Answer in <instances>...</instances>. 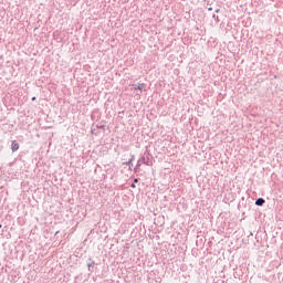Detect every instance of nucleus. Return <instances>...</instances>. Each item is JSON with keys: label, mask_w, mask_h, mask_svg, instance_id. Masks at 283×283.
<instances>
[{"label": "nucleus", "mask_w": 283, "mask_h": 283, "mask_svg": "<svg viewBox=\"0 0 283 283\" xmlns=\"http://www.w3.org/2000/svg\"><path fill=\"white\" fill-rule=\"evenodd\" d=\"M0 229H1V224H0Z\"/></svg>", "instance_id": "obj_7"}, {"label": "nucleus", "mask_w": 283, "mask_h": 283, "mask_svg": "<svg viewBox=\"0 0 283 283\" xmlns=\"http://www.w3.org/2000/svg\"><path fill=\"white\" fill-rule=\"evenodd\" d=\"M255 205H256L258 207H262V205H264V199L259 198V199L255 201Z\"/></svg>", "instance_id": "obj_2"}, {"label": "nucleus", "mask_w": 283, "mask_h": 283, "mask_svg": "<svg viewBox=\"0 0 283 283\" xmlns=\"http://www.w3.org/2000/svg\"><path fill=\"white\" fill-rule=\"evenodd\" d=\"M137 90H139L140 92H143V85H139V86L137 87Z\"/></svg>", "instance_id": "obj_3"}, {"label": "nucleus", "mask_w": 283, "mask_h": 283, "mask_svg": "<svg viewBox=\"0 0 283 283\" xmlns=\"http://www.w3.org/2000/svg\"><path fill=\"white\" fill-rule=\"evenodd\" d=\"M11 149L12 151H19V143H17L15 140H13L11 143Z\"/></svg>", "instance_id": "obj_1"}, {"label": "nucleus", "mask_w": 283, "mask_h": 283, "mask_svg": "<svg viewBox=\"0 0 283 283\" xmlns=\"http://www.w3.org/2000/svg\"><path fill=\"white\" fill-rule=\"evenodd\" d=\"M134 182H138V179H135Z\"/></svg>", "instance_id": "obj_6"}, {"label": "nucleus", "mask_w": 283, "mask_h": 283, "mask_svg": "<svg viewBox=\"0 0 283 283\" xmlns=\"http://www.w3.org/2000/svg\"><path fill=\"white\" fill-rule=\"evenodd\" d=\"M130 187H132V189H136V185L135 184H133Z\"/></svg>", "instance_id": "obj_4"}, {"label": "nucleus", "mask_w": 283, "mask_h": 283, "mask_svg": "<svg viewBox=\"0 0 283 283\" xmlns=\"http://www.w3.org/2000/svg\"><path fill=\"white\" fill-rule=\"evenodd\" d=\"M32 101H36V97H32Z\"/></svg>", "instance_id": "obj_5"}]
</instances>
